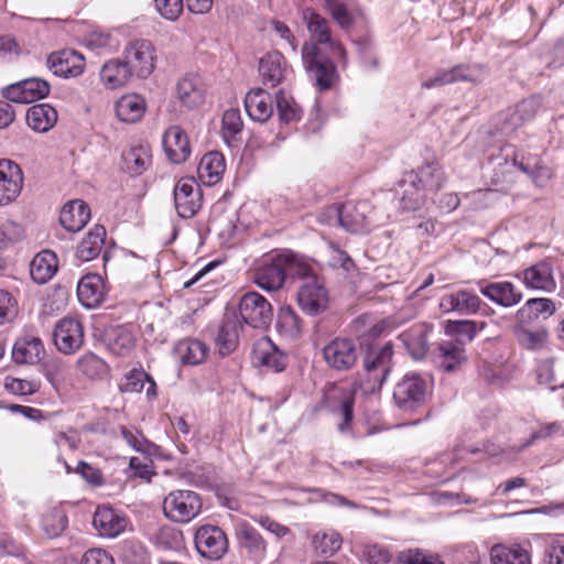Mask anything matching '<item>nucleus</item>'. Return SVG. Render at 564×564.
I'll return each mask as SVG.
<instances>
[{"label": "nucleus", "mask_w": 564, "mask_h": 564, "mask_svg": "<svg viewBox=\"0 0 564 564\" xmlns=\"http://www.w3.org/2000/svg\"><path fill=\"white\" fill-rule=\"evenodd\" d=\"M303 21L306 23L307 30L314 42L305 43L302 48V58L304 66L316 80V85L321 90L329 89L337 78L335 65L330 61H326L321 55L318 45H329L333 40L328 21L307 8L302 12Z\"/></svg>", "instance_id": "obj_1"}, {"label": "nucleus", "mask_w": 564, "mask_h": 564, "mask_svg": "<svg viewBox=\"0 0 564 564\" xmlns=\"http://www.w3.org/2000/svg\"><path fill=\"white\" fill-rule=\"evenodd\" d=\"M393 348L390 343L371 347L362 359V369L358 372L359 387L364 393H373L381 389L392 369Z\"/></svg>", "instance_id": "obj_2"}, {"label": "nucleus", "mask_w": 564, "mask_h": 564, "mask_svg": "<svg viewBox=\"0 0 564 564\" xmlns=\"http://www.w3.org/2000/svg\"><path fill=\"white\" fill-rule=\"evenodd\" d=\"M369 210L370 205L366 200L357 204L348 202L329 206L319 219L329 226H340L349 232L358 234L367 228Z\"/></svg>", "instance_id": "obj_3"}, {"label": "nucleus", "mask_w": 564, "mask_h": 564, "mask_svg": "<svg viewBox=\"0 0 564 564\" xmlns=\"http://www.w3.org/2000/svg\"><path fill=\"white\" fill-rule=\"evenodd\" d=\"M431 393L430 381L416 373L408 372L395 384L393 400L403 411H414L424 405Z\"/></svg>", "instance_id": "obj_4"}, {"label": "nucleus", "mask_w": 564, "mask_h": 564, "mask_svg": "<svg viewBox=\"0 0 564 564\" xmlns=\"http://www.w3.org/2000/svg\"><path fill=\"white\" fill-rule=\"evenodd\" d=\"M202 498L193 490L171 491L163 500V512L176 523H188L202 512Z\"/></svg>", "instance_id": "obj_5"}, {"label": "nucleus", "mask_w": 564, "mask_h": 564, "mask_svg": "<svg viewBox=\"0 0 564 564\" xmlns=\"http://www.w3.org/2000/svg\"><path fill=\"white\" fill-rule=\"evenodd\" d=\"M123 61L132 76L147 78L155 68V47L149 40H132L123 50Z\"/></svg>", "instance_id": "obj_6"}, {"label": "nucleus", "mask_w": 564, "mask_h": 564, "mask_svg": "<svg viewBox=\"0 0 564 564\" xmlns=\"http://www.w3.org/2000/svg\"><path fill=\"white\" fill-rule=\"evenodd\" d=\"M239 313L242 321L253 328H267L273 316L271 304L258 292H248L242 295Z\"/></svg>", "instance_id": "obj_7"}, {"label": "nucleus", "mask_w": 564, "mask_h": 564, "mask_svg": "<svg viewBox=\"0 0 564 564\" xmlns=\"http://www.w3.org/2000/svg\"><path fill=\"white\" fill-rule=\"evenodd\" d=\"M197 552L210 561L220 560L228 550V540L225 532L216 525L199 527L194 536Z\"/></svg>", "instance_id": "obj_8"}, {"label": "nucleus", "mask_w": 564, "mask_h": 564, "mask_svg": "<svg viewBox=\"0 0 564 564\" xmlns=\"http://www.w3.org/2000/svg\"><path fill=\"white\" fill-rule=\"evenodd\" d=\"M297 304L310 316L325 312L329 304V294L323 279L304 281L297 291Z\"/></svg>", "instance_id": "obj_9"}, {"label": "nucleus", "mask_w": 564, "mask_h": 564, "mask_svg": "<svg viewBox=\"0 0 564 564\" xmlns=\"http://www.w3.org/2000/svg\"><path fill=\"white\" fill-rule=\"evenodd\" d=\"M174 205L181 218L194 217L202 207L199 186L192 177L181 178L174 186Z\"/></svg>", "instance_id": "obj_10"}, {"label": "nucleus", "mask_w": 564, "mask_h": 564, "mask_svg": "<svg viewBox=\"0 0 564 564\" xmlns=\"http://www.w3.org/2000/svg\"><path fill=\"white\" fill-rule=\"evenodd\" d=\"M56 348L66 355L74 354L84 344V328L82 323L70 316L58 321L53 333Z\"/></svg>", "instance_id": "obj_11"}, {"label": "nucleus", "mask_w": 564, "mask_h": 564, "mask_svg": "<svg viewBox=\"0 0 564 564\" xmlns=\"http://www.w3.org/2000/svg\"><path fill=\"white\" fill-rule=\"evenodd\" d=\"M527 289L553 293L556 290L553 264L550 260H541L517 274Z\"/></svg>", "instance_id": "obj_12"}, {"label": "nucleus", "mask_w": 564, "mask_h": 564, "mask_svg": "<svg viewBox=\"0 0 564 564\" xmlns=\"http://www.w3.org/2000/svg\"><path fill=\"white\" fill-rule=\"evenodd\" d=\"M23 188L21 167L8 159H0V207L17 200Z\"/></svg>", "instance_id": "obj_13"}, {"label": "nucleus", "mask_w": 564, "mask_h": 564, "mask_svg": "<svg viewBox=\"0 0 564 564\" xmlns=\"http://www.w3.org/2000/svg\"><path fill=\"white\" fill-rule=\"evenodd\" d=\"M288 258L283 257V252L271 258L270 261L263 262L254 273L256 284L268 292L280 290L288 275V267L285 262Z\"/></svg>", "instance_id": "obj_14"}, {"label": "nucleus", "mask_w": 564, "mask_h": 564, "mask_svg": "<svg viewBox=\"0 0 564 564\" xmlns=\"http://www.w3.org/2000/svg\"><path fill=\"white\" fill-rule=\"evenodd\" d=\"M50 84L41 78H28L9 85L3 89L8 101L15 104H31L45 98L50 94Z\"/></svg>", "instance_id": "obj_15"}, {"label": "nucleus", "mask_w": 564, "mask_h": 564, "mask_svg": "<svg viewBox=\"0 0 564 564\" xmlns=\"http://www.w3.org/2000/svg\"><path fill=\"white\" fill-rule=\"evenodd\" d=\"M93 525L100 536L113 539L129 528L130 521L122 512L101 506L94 513Z\"/></svg>", "instance_id": "obj_16"}, {"label": "nucleus", "mask_w": 564, "mask_h": 564, "mask_svg": "<svg viewBox=\"0 0 564 564\" xmlns=\"http://www.w3.org/2000/svg\"><path fill=\"white\" fill-rule=\"evenodd\" d=\"M326 364L336 370H348L357 361L358 352L355 343L346 338H336L323 349Z\"/></svg>", "instance_id": "obj_17"}, {"label": "nucleus", "mask_w": 564, "mask_h": 564, "mask_svg": "<svg viewBox=\"0 0 564 564\" xmlns=\"http://www.w3.org/2000/svg\"><path fill=\"white\" fill-rule=\"evenodd\" d=\"M482 304L477 294L465 289L446 293L440 300V308L443 313L455 312L463 316L477 314Z\"/></svg>", "instance_id": "obj_18"}, {"label": "nucleus", "mask_w": 564, "mask_h": 564, "mask_svg": "<svg viewBox=\"0 0 564 564\" xmlns=\"http://www.w3.org/2000/svg\"><path fill=\"white\" fill-rule=\"evenodd\" d=\"M477 285L484 296L502 307H513L523 299L522 292L509 281L487 282L480 280Z\"/></svg>", "instance_id": "obj_19"}, {"label": "nucleus", "mask_w": 564, "mask_h": 564, "mask_svg": "<svg viewBox=\"0 0 564 564\" xmlns=\"http://www.w3.org/2000/svg\"><path fill=\"white\" fill-rule=\"evenodd\" d=\"M47 67L57 76L77 77L84 72L85 58L74 50H62L48 55Z\"/></svg>", "instance_id": "obj_20"}, {"label": "nucleus", "mask_w": 564, "mask_h": 564, "mask_svg": "<svg viewBox=\"0 0 564 564\" xmlns=\"http://www.w3.org/2000/svg\"><path fill=\"white\" fill-rule=\"evenodd\" d=\"M162 143L166 158L172 163H183L191 155L188 138L180 126L170 127L163 134Z\"/></svg>", "instance_id": "obj_21"}, {"label": "nucleus", "mask_w": 564, "mask_h": 564, "mask_svg": "<svg viewBox=\"0 0 564 564\" xmlns=\"http://www.w3.org/2000/svg\"><path fill=\"white\" fill-rule=\"evenodd\" d=\"M45 355L44 345L40 337L24 335L18 338L12 348V359L19 365H35Z\"/></svg>", "instance_id": "obj_22"}, {"label": "nucleus", "mask_w": 564, "mask_h": 564, "mask_svg": "<svg viewBox=\"0 0 564 564\" xmlns=\"http://www.w3.org/2000/svg\"><path fill=\"white\" fill-rule=\"evenodd\" d=\"M106 288L99 274H86L77 284V297L87 308L97 307L105 299Z\"/></svg>", "instance_id": "obj_23"}, {"label": "nucleus", "mask_w": 564, "mask_h": 564, "mask_svg": "<svg viewBox=\"0 0 564 564\" xmlns=\"http://www.w3.org/2000/svg\"><path fill=\"white\" fill-rule=\"evenodd\" d=\"M408 182L411 184L417 182L429 195L443 187L446 182V176L443 169L437 163H427L417 171H409Z\"/></svg>", "instance_id": "obj_24"}, {"label": "nucleus", "mask_w": 564, "mask_h": 564, "mask_svg": "<svg viewBox=\"0 0 564 564\" xmlns=\"http://www.w3.org/2000/svg\"><path fill=\"white\" fill-rule=\"evenodd\" d=\"M465 361L466 355L463 343L446 340L438 345L435 364L441 370L445 372L456 371Z\"/></svg>", "instance_id": "obj_25"}, {"label": "nucleus", "mask_w": 564, "mask_h": 564, "mask_svg": "<svg viewBox=\"0 0 564 564\" xmlns=\"http://www.w3.org/2000/svg\"><path fill=\"white\" fill-rule=\"evenodd\" d=\"M90 218V209L82 199H74L65 204L59 214L61 225L68 231H79Z\"/></svg>", "instance_id": "obj_26"}, {"label": "nucleus", "mask_w": 564, "mask_h": 564, "mask_svg": "<svg viewBox=\"0 0 564 564\" xmlns=\"http://www.w3.org/2000/svg\"><path fill=\"white\" fill-rule=\"evenodd\" d=\"M245 108L252 120L264 122L273 113L271 95L261 88L253 89L246 95Z\"/></svg>", "instance_id": "obj_27"}, {"label": "nucleus", "mask_w": 564, "mask_h": 564, "mask_svg": "<svg viewBox=\"0 0 564 564\" xmlns=\"http://www.w3.org/2000/svg\"><path fill=\"white\" fill-rule=\"evenodd\" d=\"M226 170L225 158L217 151L204 154L197 167V174L200 182L213 186L217 184Z\"/></svg>", "instance_id": "obj_28"}, {"label": "nucleus", "mask_w": 564, "mask_h": 564, "mask_svg": "<svg viewBox=\"0 0 564 564\" xmlns=\"http://www.w3.org/2000/svg\"><path fill=\"white\" fill-rule=\"evenodd\" d=\"M147 109L143 97L137 94L121 96L115 106L117 118L126 123H134L141 120Z\"/></svg>", "instance_id": "obj_29"}, {"label": "nucleus", "mask_w": 564, "mask_h": 564, "mask_svg": "<svg viewBox=\"0 0 564 564\" xmlns=\"http://www.w3.org/2000/svg\"><path fill=\"white\" fill-rule=\"evenodd\" d=\"M259 73L264 85L275 87L286 76L284 57L278 52L268 53L260 59Z\"/></svg>", "instance_id": "obj_30"}, {"label": "nucleus", "mask_w": 564, "mask_h": 564, "mask_svg": "<svg viewBox=\"0 0 564 564\" xmlns=\"http://www.w3.org/2000/svg\"><path fill=\"white\" fill-rule=\"evenodd\" d=\"M28 126L35 132H47L57 122V111L48 104L30 107L25 115Z\"/></svg>", "instance_id": "obj_31"}, {"label": "nucleus", "mask_w": 564, "mask_h": 564, "mask_svg": "<svg viewBox=\"0 0 564 564\" xmlns=\"http://www.w3.org/2000/svg\"><path fill=\"white\" fill-rule=\"evenodd\" d=\"M57 257L53 251L39 252L30 263V274L34 282L46 283L57 271Z\"/></svg>", "instance_id": "obj_32"}, {"label": "nucleus", "mask_w": 564, "mask_h": 564, "mask_svg": "<svg viewBox=\"0 0 564 564\" xmlns=\"http://www.w3.org/2000/svg\"><path fill=\"white\" fill-rule=\"evenodd\" d=\"M536 110L538 104L533 98L522 100L514 108L508 110L501 131L503 133L514 131L518 127L531 120L535 116Z\"/></svg>", "instance_id": "obj_33"}, {"label": "nucleus", "mask_w": 564, "mask_h": 564, "mask_svg": "<svg viewBox=\"0 0 564 564\" xmlns=\"http://www.w3.org/2000/svg\"><path fill=\"white\" fill-rule=\"evenodd\" d=\"M105 238V227L96 225L77 246L76 257L83 262L97 258L102 250Z\"/></svg>", "instance_id": "obj_34"}, {"label": "nucleus", "mask_w": 564, "mask_h": 564, "mask_svg": "<svg viewBox=\"0 0 564 564\" xmlns=\"http://www.w3.org/2000/svg\"><path fill=\"white\" fill-rule=\"evenodd\" d=\"M132 77L123 58H113L104 64L100 69L101 83L109 89H116L126 85Z\"/></svg>", "instance_id": "obj_35"}, {"label": "nucleus", "mask_w": 564, "mask_h": 564, "mask_svg": "<svg viewBox=\"0 0 564 564\" xmlns=\"http://www.w3.org/2000/svg\"><path fill=\"white\" fill-rule=\"evenodd\" d=\"M429 329L425 325H414L400 334L399 338L414 359H422L429 348Z\"/></svg>", "instance_id": "obj_36"}, {"label": "nucleus", "mask_w": 564, "mask_h": 564, "mask_svg": "<svg viewBox=\"0 0 564 564\" xmlns=\"http://www.w3.org/2000/svg\"><path fill=\"white\" fill-rule=\"evenodd\" d=\"M257 359L275 372L282 371L286 365L284 354L268 338L259 340L254 346Z\"/></svg>", "instance_id": "obj_37"}, {"label": "nucleus", "mask_w": 564, "mask_h": 564, "mask_svg": "<svg viewBox=\"0 0 564 564\" xmlns=\"http://www.w3.org/2000/svg\"><path fill=\"white\" fill-rule=\"evenodd\" d=\"M490 560L491 564H531L529 552L520 545H494Z\"/></svg>", "instance_id": "obj_38"}, {"label": "nucleus", "mask_w": 564, "mask_h": 564, "mask_svg": "<svg viewBox=\"0 0 564 564\" xmlns=\"http://www.w3.org/2000/svg\"><path fill=\"white\" fill-rule=\"evenodd\" d=\"M178 100L187 108L199 107L204 102V90L195 77H184L176 86Z\"/></svg>", "instance_id": "obj_39"}, {"label": "nucleus", "mask_w": 564, "mask_h": 564, "mask_svg": "<svg viewBox=\"0 0 564 564\" xmlns=\"http://www.w3.org/2000/svg\"><path fill=\"white\" fill-rule=\"evenodd\" d=\"M398 185L401 189V207L404 210H416L424 204L427 196L425 189L417 182L409 183L408 172L403 174Z\"/></svg>", "instance_id": "obj_40"}, {"label": "nucleus", "mask_w": 564, "mask_h": 564, "mask_svg": "<svg viewBox=\"0 0 564 564\" xmlns=\"http://www.w3.org/2000/svg\"><path fill=\"white\" fill-rule=\"evenodd\" d=\"M175 352L183 364L198 365L207 358L208 347L200 340L187 338L177 343Z\"/></svg>", "instance_id": "obj_41"}, {"label": "nucleus", "mask_w": 564, "mask_h": 564, "mask_svg": "<svg viewBox=\"0 0 564 564\" xmlns=\"http://www.w3.org/2000/svg\"><path fill=\"white\" fill-rule=\"evenodd\" d=\"M122 159L130 174L140 175L151 164V150L148 145L131 147L123 152Z\"/></svg>", "instance_id": "obj_42"}, {"label": "nucleus", "mask_w": 564, "mask_h": 564, "mask_svg": "<svg viewBox=\"0 0 564 564\" xmlns=\"http://www.w3.org/2000/svg\"><path fill=\"white\" fill-rule=\"evenodd\" d=\"M107 346L112 354L126 356L134 347V337L127 327L117 326L108 333Z\"/></svg>", "instance_id": "obj_43"}, {"label": "nucleus", "mask_w": 564, "mask_h": 564, "mask_svg": "<svg viewBox=\"0 0 564 564\" xmlns=\"http://www.w3.org/2000/svg\"><path fill=\"white\" fill-rule=\"evenodd\" d=\"M276 329L281 336L288 339H295L300 336L301 318L292 307L284 306L279 310Z\"/></svg>", "instance_id": "obj_44"}, {"label": "nucleus", "mask_w": 564, "mask_h": 564, "mask_svg": "<svg viewBox=\"0 0 564 564\" xmlns=\"http://www.w3.org/2000/svg\"><path fill=\"white\" fill-rule=\"evenodd\" d=\"M514 335L518 343L529 350L544 348L549 338V332L544 327L530 329L528 327L514 326Z\"/></svg>", "instance_id": "obj_45"}, {"label": "nucleus", "mask_w": 564, "mask_h": 564, "mask_svg": "<svg viewBox=\"0 0 564 564\" xmlns=\"http://www.w3.org/2000/svg\"><path fill=\"white\" fill-rule=\"evenodd\" d=\"M343 544L340 534L332 529L317 532L313 536V545L317 553L324 556H333Z\"/></svg>", "instance_id": "obj_46"}, {"label": "nucleus", "mask_w": 564, "mask_h": 564, "mask_svg": "<svg viewBox=\"0 0 564 564\" xmlns=\"http://www.w3.org/2000/svg\"><path fill=\"white\" fill-rule=\"evenodd\" d=\"M77 369L90 379H99L107 375L108 365L96 354L87 351L76 361Z\"/></svg>", "instance_id": "obj_47"}, {"label": "nucleus", "mask_w": 564, "mask_h": 564, "mask_svg": "<svg viewBox=\"0 0 564 564\" xmlns=\"http://www.w3.org/2000/svg\"><path fill=\"white\" fill-rule=\"evenodd\" d=\"M283 257L288 258V261L285 262V267H288V275L302 279L303 282L310 281L311 279H321L316 274L314 265L305 259L289 251L283 252Z\"/></svg>", "instance_id": "obj_48"}, {"label": "nucleus", "mask_w": 564, "mask_h": 564, "mask_svg": "<svg viewBox=\"0 0 564 564\" xmlns=\"http://www.w3.org/2000/svg\"><path fill=\"white\" fill-rule=\"evenodd\" d=\"M502 165L508 172L511 167H518L520 171L529 175L539 186H544L551 177V171L549 167L538 164L531 166L525 164L523 161H519L518 155H513L511 162L506 159Z\"/></svg>", "instance_id": "obj_49"}, {"label": "nucleus", "mask_w": 564, "mask_h": 564, "mask_svg": "<svg viewBox=\"0 0 564 564\" xmlns=\"http://www.w3.org/2000/svg\"><path fill=\"white\" fill-rule=\"evenodd\" d=\"M67 516L58 508L50 509L42 517V529L48 538H56L66 529Z\"/></svg>", "instance_id": "obj_50"}, {"label": "nucleus", "mask_w": 564, "mask_h": 564, "mask_svg": "<svg viewBox=\"0 0 564 564\" xmlns=\"http://www.w3.org/2000/svg\"><path fill=\"white\" fill-rule=\"evenodd\" d=\"M453 83L469 82L481 83L487 77L486 68L480 64H462L449 69Z\"/></svg>", "instance_id": "obj_51"}, {"label": "nucleus", "mask_w": 564, "mask_h": 564, "mask_svg": "<svg viewBox=\"0 0 564 564\" xmlns=\"http://www.w3.org/2000/svg\"><path fill=\"white\" fill-rule=\"evenodd\" d=\"M238 340L237 326L234 321L225 322L217 336L216 345L221 356H227L235 350Z\"/></svg>", "instance_id": "obj_52"}, {"label": "nucleus", "mask_w": 564, "mask_h": 564, "mask_svg": "<svg viewBox=\"0 0 564 564\" xmlns=\"http://www.w3.org/2000/svg\"><path fill=\"white\" fill-rule=\"evenodd\" d=\"M276 100V109L280 117V120L283 122H292L297 121L301 118V110L295 105L293 99L284 94L283 90H280L275 97Z\"/></svg>", "instance_id": "obj_53"}, {"label": "nucleus", "mask_w": 564, "mask_h": 564, "mask_svg": "<svg viewBox=\"0 0 564 564\" xmlns=\"http://www.w3.org/2000/svg\"><path fill=\"white\" fill-rule=\"evenodd\" d=\"M240 111L236 108L226 110L223 115L221 133L227 143L242 130Z\"/></svg>", "instance_id": "obj_54"}, {"label": "nucleus", "mask_w": 564, "mask_h": 564, "mask_svg": "<svg viewBox=\"0 0 564 564\" xmlns=\"http://www.w3.org/2000/svg\"><path fill=\"white\" fill-rule=\"evenodd\" d=\"M149 379V375L142 369H132L126 373L122 381L119 383V391L121 393H135L140 392L145 381Z\"/></svg>", "instance_id": "obj_55"}, {"label": "nucleus", "mask_w": 564, "mask_h": 564, "mask_svg": "<svg viewBox=\"0 0 564 564\" xmlns=\"http://www.w3.org/2000/svg\"><path fill=\"white\" fill-rule=\"evenodd\" d=\"M324 8L341 29L351 26L354 17L346 4L338 0H325Z\"/></svg>", "instance_id": "obj_56"}, {"label": "nucleus", "mask_w": 564, "mask_h": 564, "mask_svg": "<svg viewBox=\"0 0 564 564\" xmlns=\"http://www.w3.org/2000/svg\"><path fill=\"white\" fill-rule=\"evenodd\" d=\"M237 534L241 544L250 551L264 550V541L254 528L246 522L238 525Z\"/></svg>", "instance_id": "obj_57"}, {"label": "nucleus", "mask_w": 564, "mask_h": 564, "mask_svg": "<svg viewBox=\"0 0 564 564\" xmlns=\"http://www.w3.org/2000/svg\"><path fill=\"white\" fill-rule=\"evenodd\" d=\"M538 380L540 384L546 386L552 391L564 387V382L558 381L556 378L553 359H546L540 364Z\"/></svg>", "instance_id": "obj_58"}, {"label": "nucleus", "mask_w": 564, "mask_h": 564, "mask_svg": "<svg viewBox=\"0 0 564 564\" xmlns=\"http://www.w3.org/2000/svg\"><path fill=\"white\" fill-rule=\"evenodd\" d=\"M156 12L167 21H176L183 12V0H154Z\"/></svg>", "instance_id": "obj_59"}, {"label": "nucleus", "mask_w": 564, "mask_h": 564, "mask_svg": "<svg viewBox=\"0 0 564 564\" xmlns=\"http://www.w3.org/2000/svg\"><path fill=\"white\" fill-rule=\"evenodd\" d=\"M362 554L369 564H386L391 560L389 550L377 543L366 544Z\"/></svg>", "instance_id": "obj_60"}, {"label": "nucleus", "mask_w": 564, "mask_h": 564, "mask_svg": "<svg viewBox=\"0 0 564 564\" xmlns=\"http://www.w3.org/2000/svg\"><path fill=\"white\" fill-rule=\"evenodd\" d=\"M120 433L127 444L130 445L134 451L140 453L149 452L151 443L144 438L140 431L121 426Z\"/></svg>", "instance_id": "obj_61"}, {"label": "nucleus", "mask_w": 564, "mask_h": 564, "mask_svg": "<svg viewBox=\"0 0 564 564\" xmlns=\"http://www.w3.org/2000/svg\"><path fill=\"white\" fill-rule=\"evenodd\" d=\"M4 388L10 393L17 395H30L36 391V384L32 381L7 377L4 380Z\"/></svg>", "instance_id": "obj_62"}, {"label": "nucleus", "mask_w": 564, "mask_h": 564, "mask_svg": "<svg viewBox=\"0 0 564 564\" xmlns=\"http://www.w3.org/2000/svg\"><path fill=\"white\" fill-rule=\"evenodd\" d=\"M545 564H564V539L553 540L545 549Z\"/></svg>", "instance_id": "obj_63"}, {"label": "nucleus", "mask_w": 564, "mask_h": 564, "mask_svg": "<svg viewBox=\"0 0 564 564\" xmlns=\"http://www.w3.org/2000/svg\"><path fill=\"white\" fill-rule=\"evenodd\" d=\"M82 564H115V560L106 550L90 549L83 555Z\"/></svg>", "instance_id": "obj_64"}]
</instances>
